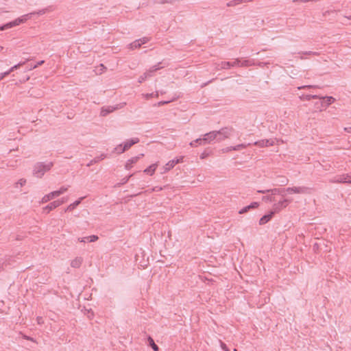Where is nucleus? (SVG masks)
<instances>
[{
	"instance_id": "0eeeda50",
	"label": "nucleus",
	"mask_w": 351,
	"mask_h": 351,
	"mask_svg": "<svg viewBox=\"0 0 351 351\" xmlns=\"http://www.w3.org/2000/svg\"><path fill=\"white\" fill-rule=\"evenodd\" d=\"M331 182L334 183L351 184V173L337 176L331 180Z\"/></svg>"
},
{
	"instance_id": "2eb2a0df",
	"label": "nucleus",
	"mask_w": 351,
	"mask_h": 351,
	"mask_svg": "<svg viewBox=\"0 0 351 351\" xmlns=\"http://www.w3.org/2000/svg\"><path fill=\"white\" fill-rule=\"evenodd\" d=\"M139 142V139L138 138H133L129 140H127L125 142L123 143V150H128L129 148H130L133 145H135Z\"/></svg>"
},
{
	"instance_id": "20e7f679",
	"label": "nucleus",
	"mask_w": 351,
	"mask_h": 351,
	"mask_svg": "<svg viewBox=\"0 0 351 351\" xmlns=\"http://www.w3.org/2000/svg\"><path fill=\"white\" fill-rule=\"evenodd\" d=\"M238 61H237V58L234 59L232 62H221L220 63H215V69L216 71L220 70H227L230 69L231 67L237 66Z\"/></svg>"
},
{
	"instance_id": "72a5a7b5",
	"label": "nucleus",
	"mask_w": 351,
	"mask_h": 351,
	"mask_svg": "<svg viewBox=\"0 0 351 351\" xmlns=\"http://www.w3.org/2000/svg\"><path fill=\"white\" fill-rule=\"evenodd\" d=\"M10 261L11 258H9L8 260H6L5 262L1 263H0V271L2 269H4V268L7 267L8 265H10Z\"/></svg>"
},
{
	"instance_id": "8fccbe9b",
	"label": "nucleus",
	"mask_w": 351,
	"mask_h": 351,
	"mask_svg": "<svg viewBox=\"0 0 351 351\" xmlns=\"http://www.w3.org/2000/svg\"><path fill=\"white\" fill-rule=\"evenodd\" d=\"M25 62H20L17 64L14 65L13 66H16V69H19L21 66L23 65Z\"/></svg>"
},
{
	"instance_id": "f8f14e48",
	"label": "nucleus",
	"mask_w": 351,
	"mask_h": 351,
	"mask_svg": "<svg viewBox=\"0 0 351 351\" xmlns=\"http://www.w3.org/2000/svg\"><path fill=\"white\" fill-rule=\"evenodd\" d=\"M319 99L322 100L321 105L323 108H325L329 106L335 101V99L331 96L319 97Z\"/></svg>"
},
{
	"instance_id": "4d7b16f0",
	"label": "nucleus",
	"mask_w": 351,
	"mask_h": 351,
	"mask_svg": "<svg viewBox=\"0 0 351 351\" xmlns=\"http://www.w3.org/2000/svg\"><path fill=\"white\" fill-rule=\"evenodd\" d=\"M44 63V60H40L36 64H38V66L43 64Z\"/></svg>"
},
{
	"instance_id": "c756f323",
	"label": "nucleus",
	"mask_w": 351,
	"mask_h": 351,
	"mask_svg": "<svg viewBox=\"0 0 351 351\" xmlns=\"http://www.w3.org/2000/svg\"><path fill=\"white\" fill-rule=\"evenodd\" d=\"M141 44L138 40H134L133 43L128 45V47L130 49H135L141 47Z\"/></svg>"
},
{
	"instance_id": "9d476101",
	"label": "nucleus",
	"mask_w": 351,
	"mask_h": 351,
	"mask_svg": "<svg viewBox=\"0 0 351 351\" xmlns=\"http://www.w3.org/2000/svg\"><path fill=\"white\" fill-rule=\"evenodd\" d=\"M183 161V156L180 157L179 158L173 159L169 161L164 167V172H167L173 168L176 165L182 162Z\"/></svg>"
},
{
	"instance_id": "f03ea898",
	"label": "nucleus",
	"mask_w": 351,
	"mask_h": 351,
	"mask_svg": "<svg viewBox=\"0 0 351 351\" xmlns=\"http://www.w3.org/2000/svg\"><path fill=\"white\" fill-rule=\"evenodd\" d=\"M33 15H35V12H30L27 14H24L12 21L7 23L5 25H1L0 30L3 31L5 29L12 28V27L17 26L21 23H23L26 22L27 20L30 19Z\"/></svg>"
},
{
	"instance_id": "49530a36",
	"label": "nucleus",
	"mask_w": 351,
	"mask_h": 351,
	"mask_svg": "<svg viewBox=\"0 0 351 351\" xmlns=\"http://www.w3.org/2000/svg\"><path fill=\"white\" fill-rule=\"evenodd\" d=\"M232 146L226 147L222 149V152L225 153V152H229L233 151V149H232Z\"/></svg>"
},
{
	"instance_id": "79ce46f5",
	"label": "nucleus",
	"mask_w": 351,
	"mask_h": 351,
	"mask_svg": "<svg viewBox=\"0 0 351 351\" xmlns=\"http://www.w3.org/2000/svg\"><path fill=\"white\" fill-rule=\"evenodd\" d=\"M47 12V9H42V10H40L37 12H35V15L37 14L38 16L40 15H43L46 13Z\"/></svg>"
},
{
	"instance_id": "4c0bfd02",
	"label": "nucleus",
	"mask_w": 351,
	"mask_h": 351,
	"mask_svg": "<svg viewBox=\"0 0 351 351\" xmlns=\"http://www.w3.org/2000/svg\"><path fill=\"white\" fill-rule=\"evenodd\" d=\"M263 200L265 202H272L274 201L273 195H271V193H269V195L263 197Z\"/></svg>"
},
{
	"instance_id": "13d9d810",
	"label": "nucleus",
	"mask_w": 351,
	"mask_h": 351,
	"mask_svg": "<svg viewBox=\"0 0 351 351\" xmlns=\"http://www.w3.org/2000/svg\"><path fill=\"white\" fill-rule=\"evenodd\" d=\"M206 154L205 153H202L200 156V158L203 159L206 157Z\"/></svg>"
},
{
	"instance_id": "37998d69",
	"label": "nucleus",
	"mask_w": 351,
	"mask_h": 351,
	"mask_svg": "<svg viewBox=\"0 0 351 351\" xmlns=\"http://www.w3.org/2000/svg\"><path fill=\"white\" fill-rule=\"evenodd\" d=\"M36 322H37V324L39 325H42L44 324V319H43V317H40V316L37 317Z\"/></svg>"
},
{
	"instance_id": "338daca9",
	"label": "nucleus",
	"mask_w": 351,
	"mask_h": 351,
	"mask_svg": "<svg viewBox=\"0 0 351 351\" xmlns=\"http://www.w3.org/2000/svg\"><path fill=\"white\" fill-rule=\"evenodd\" d=\"M234 351H238L237 349H234Z\"/></svg>"
},
{
	"instance_id": "1a4fd4ad",
	"label": "nucleus",
	"mask_w": 351,
	"mask_h": 351,
	"mask_svg": "<svg viewBox=\"0 0 351 351\" xmlns=\"http://www.w3.org/2000/svg\"><path fill=\"white\" fill-rule=\"evenodd\" d=\"M64 202V199H58L53 201V202H51L49 204L43 208V213H49L51 210L53 209H55L56 208L58 207L61 204H62Z\"/></svg>"
},
{
	"instance_id": "5fc2aeb1",
	"label": "nucleus",
	"mask_w": 351,
	"mask_h": 351,
	"mask_svg": "<svg viewBox=\"0 0 351 351\" xmlns=\"http://www.w3.org/2000/svg\"><path fill=\"white\" fill-rule=\"evenodd\" d=\"M24 338H25V339H27V340H30V341H34V339H33V338H32V337H27V336H24Z\"/></svg>"
},
{
	"instance_id": "69168bd1",
	"label": "nucleus",
	"mask_w": 351,
	"mask_h": 351,
	"mask_svg": "<svg viewBox=\"0 0 351 351\" xmlns=\"http://www.w3.org/2000/svg\"><path fill=\"white\" fill-rule=\"evenodd\" d=\"M211 82V81H209V82H208V84L209 82ZM205 85H207V83H205L202 86H205Z\"/></svg>"
},
{
	"instance_id": "a18cd8bd",
	"label": "nucleus",
	"mask_w": 351,
	"mask_h": 351,
	"mask_svg": "<svg viewBox=\"0 0 351 351\" xmlns=\"http://www.w3.org/2000/svg\"><path fill=\"white\" fill-rule=\"evenodd\" d=\"M288 183V180L286 178H283L282 180L280 181V184L281 186L286 185Z\"/></svg>"
},
{
	"instance_id": "6e6552de",
	"label": "nucleus",
	"mask_w": 351,
	"mask_h": 351,
	"mask_svg": "<svg viewBox=\"0 0 351 351\" xmlns=\"http://www.w3.org/2000/svg\"><path fill=\"white\" fill-rule=\"evenodd\" d=\"M258 193H271V195H280L282 197L286 195V189H273L269 190H259Z\"/></svg>"
},
{
	"instance_id": "f257e3e1",
	"label": "nucleus",
	"mask_w": 351,
	"mask_h": 351,
	"mask_svg": "<svg viewBox=\"0 0 351 351\" xmlns=\"http://www.w3.org/2000/svg\"><path fill=\"white\" fill-rule=\"evenodd\" d=\"M53 166V162L51 161L38 162L33 167L32 173L34 177L41 178Z\"/></svg>"
},
{
	"instance_id": "9b49d317",
	"label": "nucleus",
	"mask_w": 351,
	"mask_h": 351,
	"mask_svg": "<svg viewBox=\"0 0 351 351\" xmlns=\"http://www.w3.org/2000/svg\"><path fill=\"white\" fill-rule=\"evenodd\" d=\"M202 139L204 141V144L210 143L213 141H216L215 131H212L208 133H206V134H204V138Z\"/></svg>"
},
{
	"instance_id": "f3484780",
	"label": "nucleus",
	"mask_w": 351,
	"mask_h": 351,
	"mask_svg": "<svg viewBox=\"0 0 351 351\" xmlns=\"http://www.w3.org/2000/svg\"><path fill=\"white\" fill-rule=\"evenodd\" d=\"M57 193H56V191H52V192L44 195L41 199V203H47L49 201H50L51 199L58 197Z\"/></svg>"
},
{
	"instance_id": "6e6d98bb",
	"label": "nucleus",
	"mask_w": 351,
	"mask_h": 351,
	"mask_svg": "<svg viewBox=\"0 0 351 351\" xmlns=\"http://www.w3.org/2000/svg\"><path fill=\"white\" fill-rule=\"evenodd\" d=\"M268 221H262V220H260L259 221V224L260 225H263L265 223H266Z\"/></svg>"
},
{
	"instance_id": "a878e982",
	"label": "nucleus",
	"mask_w": 351,
	"mask_h": 351,
	"mask_svg": "<svg viewBox=\"0 0 351 351\" xmlns=\"http://www.w3.org/2000/svg\"><path fill=\"white\" fill-rule=\"evenodd\" d=\"M278 211L275 210L273 207L272 210L268 212L267 214L263 215L260 219H270L271 217L274 216V214Z\"/></svg>"
},
{
	"instance_id": "dca6fc26",
	"label": "nucleus",
	"mask_w": 351,
	"mask_h": 351,
	"mask_svg": "<svg viewBox=\"0 0 351 351\" xmlns=\"http://www.w3.org/2000/svg\"><path fill=\"white\" fill-rule=\"evenodd\" d=\"M258 206H259L258 202H254L251 203L250 205L246 206L243 207L242 209H241L239 211V213L243 214V213H247L252 209L256 208Z\"/></svg>"
},
{
	"instance_id": "39448f33",
	"label": "nucleus",
	"mask_w": 351,
	"mask_h": 351,
	"mask_svg": "<svg viewBox=\"0 0 351 351\" xmlns=\"http://www.w3.org/2000/svg\"><path fill=\"white\" fill-rule=\"evenodd\" d=\"M160 63H158L157 65H154L151 67L148 71L145 72L142 75H141L138 80V83H143L147 77H149L152 75L153 73L159 70L161 66H159Z\"/></svg>"
},
{
	"instance_id": "ddd939ff",
	"label": "nucleus",
	"mask_w": 351,
	"mask_h": 351,
	"mask_svg": "<svg viewBox=\"0 0 351 351\" xmlns=\"http://www.w3.org/2000/svg\"><path fill=\"white\" fill-rule=\"evenodd\" d=\"M254 144L261 147H269L274 144V140L263 139L258 141H256Z\"/></svg>"
},
{
	"instance_id": "7ed1b4c3",
	"label": "nucleus",
	"mask_w": 351,
	"mask_h": 351,
	"mask_svg": "<svg viewBox=\"0 0 351 351\" xmlns=\"http://www.w3.org/2000/svg\"><path fill=\"white\" fill-rule=\"evenodd\" d=\"M233 132V129L232 128H223L219 130L215 131L216 134V141L220 142L223 141L228 138H229Z\"/></svg>"
},
{
	"instance_id": "e433bc0d",
	"label": "nucleus",
	"mask_w": 351,
	"mask_h": 351,
	"mask_svg": "<svg viewBox=\"0 0 351 351\" xmlns=\"http://www.w3.org/2000/svg\"><path fill=\"white\" fill-rule=\"evenodd\" d=\"M303 97L307 101H310L311 99H317L319 97V96L317 95H304Z\"/></svg>"
},
{
	"instance_id": "680f3d73",
	"label": "nucleus",
	"mask_w": 351,
	"mask_h": 351,
	"mask_svg": "<svg viewBox=\"0 0 351 351\" xmlns=\"http://www.w3.org/2000/svg\"><path fill=\"white\" fill-rule=\"evenodd\" d=\"M143 156H144V154H139L138 156H140V158H142Z\"/></svg>"
},
{
	"instance_id": "bb28decb",
	"label": "nucleus",
	"mask_w": 351,
	"mask_h": 351,
	"mask_svg": "<svg viewBox=\"0 0 351 351\" xmlns=\"http://www.w3.org/2000/svg\"><path fill=\"white\" fill-rule=\"evenodd\" d=\"M204 145L203 139L201 138H197L195 141H191L189 145L191 147H197V145Z\"/></svg>"
},
{
	"instance_id": "4be33fe9",
	"label": "nucleus",
	"mask_w": 351,
	"mask_h": 351,
	"mask_svg": "<svg viewBox=\"0 0 351 351\" xmlns=\"http://www.w3.org/2000/svg\"><path fill=\"white\" fill-rule=\"evenodd\" d=\"M253 0H232V1H229L228 3H227V6L228 7H233V6L239 5L242 3L251 2Z\"/></svg>"
},
{
	"instance_id": "423d86ee",
	"label": "nucleus",
	"mask_w": 351,
	"mask_h": 351,
	"mask_svg": "<svg viewBox=\"0 0 351 351\" xmlns=\"http://www.w3.org/2000/svg\"><path fill=\"white\" fill-rule=\"evenodd\" d=\"M309 189L306 186H293L286 189V193L288 194L298 193L304 194L308 193Z\"/></svg>"
},
{
	"instance_id": "c9c22d12",
	"label": "nucleus",
	"mask_w": 351,
	"mask_h": 351,
	"mask_svg": "<svg viewBox=\"0 0 351 351\" xmlns=\"http://www.w3.org/2000/svg\"><path fill=\"white\" fill-rule=\"evenodd\" d=\"M67 190H68V187L63 186L60 187V189L56 191V192L58 193H57L58 195L60 196V195L65 193Z\"/></svg>"
},
{
	"instance_id": "052dcab7",
	"label": "nucleus",
	"mask_w": 351,
	"mask_h": 351,
	"mask_svg": "<svg viewBox=\"0 0 351 351\" xmlns=\"http://www.w3.org/2000/svg\"><path fill=\"white\" fill-rule=\"evenodd\" d=\"M95 163L94 162H92V160L87 165V166H90L92 164Z\"/></svg>"
},
{
	"instance_id": "c85d7f7f",
	"label": "nucleus",
	"mask_w": 351,
	"mask_h": 351,
	"mask_svg": "<svg viewBox=\"0 0 351 351\" xmlns=\"http://www.w3.org/2000/svg\"><path fill=\"white\" fill-rule=\"evenodd\" d=\"M16 69V66H12L9 70L5 72L0 73V81L3 79L5 76L8 75L11 72Z\"/></svg>"
},
{
	"instance_id": "c03bdc74",
	"label": "nucleus",
	"mask_w": 351,
	"mask_h": 351,
	"mask_svg": "<svg viewBox=\"0 0 351 351\" xmlns=\"http://www.w3.org/2000/svg\"><path fill=\"white\" fill-rule=\"evenodd\" d=\"M221 347L224 351H230V350L228 348L227 346L221 341Z\"/></svg>"
},
{
	"instance_id": "bf43d9fd",
	"label": "nucleus",
	"mask_w": 351,
	"mask_h": 351,
	"mask_svg": "<svg viewBox=\"0 0 351 351\" xmlns=\"http://www.w3.org/2000/svg\"><path fill=\"white\" fill-rule=\"evenodd\" d=\"M301 2L302 3H306V2H308V1H312V0H300Z\"/></svg>"
},
{
	"instance_id": "864d4df0",
	"label": "nucleus",
	"mask_w": 351,
	"mask_h": 351,
	"mask_svg": "<svg viewBox=\"0 0 351 351\" xmlns=\"http://www.w3.org/2000/svg\"><path fill=\"white\" fill-rule=\"evenodd\" d=\"M311 87H316L315 86H300V87H298V89H302V88H311Z\"/></svg>"
},
{
	"instance_id": "473e14b6",
	"label": "nucleus",
	"mask_w": 351,
	"mask_h": 351,
	"mask_svg": "<svg viewBox=\"0 0 351 351\" xmlns=\"http://www.w3.org/2000/svg\"><path fill=\"white\" fill-rule=\"evenodd\" d=\"M148 341H149V345L152 348V349L154 351H158V350H159L158 346L154 343V339L151 337H148Z\"/></svg>"
},
{
	"instance_id": "58836bf2",
	"label": "nucleus",
	"mask_w": 351,
	"mask_h": 351,
	"mask_svg": "<svg viewBox=\"0 0 351 351\" xmlns=\"http://www.w3.org/2000/svg\"><path fill=\"white\" fill-rule=\"evenodd\" d=\"M106 69V67L104 66V64H101L99 66L96 70L97 74H101Z\"/></svg>"
},
{
	"instance_id": "412c9836",
	"label": "nucleus",
	"mask_w": 351,
	"mask_h": 351,
	"mask_svg": "<svg viewBox=\"0 0 351 351\" xmlns=\"http://www.w3.org/2000/svg\"><path fill=\"white\" fill-rule=\"evenodd\" d=\"M83 259L81 257H76L71 262V266L73 268H79L82 263Z\"/></svg>"
},
{
	"instance_id": "a19ab883",
	"label": "nucleus",
	"mask_w": 351,
	"mask_h": 351,
	"mask_svg": "<svg viewBox=\"0 0 351 351\" xmlns=\"http://www.w3.org/2000/svg\"><path fill=\"white\" fill-rule=\"evenodd\" d=\"M137 40L140 43L141 45L147 43L149 40V38H147V37H143L142 38H139V39H137Z\"/></svg>"
},
{
	"instance_id": "aec40b11",
	"label": "nucleus",
	"mask_w": 351,
	"mask_h": 351,
	"mask_svg": "<svg viewBox=\"0 0 351 351\" xmlns=\"http://www.w3.org/2000/svg\"><path fill=\"white\" fill-rule=\"evenodd\" d=\"M139 159L140 156H134L128 160L125 166V169H130L132 167L133 165L136 163Z\"/></svg>"
},
{
	"instance_id": "393cba45",
	"label": "nucleus",
	"mask_w": 351,
	"mask_h": 351,
	"mask_svg": "<svg viewBox=\"0 0 351 351\" xmlns=\"http://www.w3.org/2000/svg\"><path fill=\"white\" fill-rule=\"evenodd\" d=\"M84 197H80L79 199L75 201L73 203L71 204L66 208V210L67 211H71V210H73L74 208H75L82 202V200L84 199Z\"/></svg>"
},
{
	"instance_id": "5701e85b",
	"label": "nucleus",
	"mask_w": 351,
	"mask_h": 351,
	"mask_svg": "<svg viewBox=\"0 0 351 351\" xmlns=\"http://www.w3.org/2000/svg\"><path fill=\"white\" fill-rule=\"evenodd\" d=\"M98 239V237L96 235L88 236L87 237H83L82 239H79V241L80 242H95Z\"/></svg>"
},
{
	"instance_id": "b1692460",
	"label": "nucleus",
	"mask_w": 351,
	"mask_h": 351,
	"mask_svg": "<svg viewBox=\"0 0 351 351\" xmlns=\"http://www.w3.org/2000/svg\"><path fill=\"white\" fill-rule=\"evenodd\" d=\"M157 167H158L157 163L152 164L149 167H148L147 169H145L144 170V172L152 176L154 173Z\"/></svg>"
},
{
	"instance_id": "a211bd4d",
	"label": "nucleus",
	"mask_w": 351,
	"mask_h": 351,
	"mask_svg": "<svg viewBox=\"0 0 351 351\" xmlns=\"http://www.w3.org/2000/svg\"><path fill=\"white\" fill-rule=\"evenodd\" d=\"M237 61H238L237 66L240 67H247L254 64V63L250 60H241L239 58H237Z\"/></svg>"
},
{
	"instance_id": "603ef678",
	"label": "nucleus",
	"mask_w": 351,
	"mask_h": 351,
	"mask_svg": "<svg viewBox=\"0 0 351 351\" xmlns=\"http://www.w3.org/2000/svg\"><path fill=\"white\" fill-rule=\"evenodd\" d=\"M37 67H38V64H34V65L30 66V67L28 68L27 70L28 71H31V70L34 69H36Z\"/></svg>"
},
{
	"instance_id": "4468645a",
	"label": "nucleus",
	"mask_w": 351,
	"mask_h": 351,
	"mask_svg": "<svg viewBox=\"0 0 351 351\" xmlns=\"http://www.w3.org/2000/svg\"><path fill=\"white\" fill-rule=\"evenodd\" d=\"M291 202V200L288 199H282L280 200L277 204L274 205V208L278 212L283 208L287 206V205Z\"/></svg>"
},
{
	"instance_id": "3c124183",
	"label": "nucleus",
	"mask_w": 351,
	"mask_h": 351,
	"mask_svg": "<svg viewBox=\"0 0 351 351\" xmlns=\"http://www.w3.org/2000/svg\"><path fill=\"white\" fill-rule=\"evenodd\" d=\"M169 102V101H161L160 102H158V106H162V105H164V104H168Z\"/></svg>"
},
{
	"instance_id": "e2e57ef3",
	"label": "nucleus",
	"mask_w": 351,
	"mask_h": 351,
	"mask_svg": "<svg viewBox=\"0 0 351 351\" xmlns=\"http://www.w3.org/2000/svg\"><path fill=\"white\" fill-rule=\"evenodd\" d=\"M3 49V47L2 46H0V52Z\"/></svg>"
},
{
	"instance_id": "6ab92c4d",
	"label": "nucleus",
	"mask_w": 351,
	"mask_h": 351,
	"mask_svg": "<svg viewBox=\"0 0 351 351\" xmlns=\"http://www.w3.org/2000/svg\"><path fill=\"white\" fill-rule=\"evenodd\" d=\"M116 109H117V107H114V106L103 107L101 108V110L100 115L102 116V117H105L107 114H108L109 113L112 112Z\"/></svg>"
},
{
	"instance_id": "09e8293b",
	"label": "nucleus",
	"mask_w": 351,
	"mask_h": 351,
	"mask_svg": "<svg viewBox=\"0 0 351 351\" xmlns=\"http://www.w3.org/2000/svg\"><path fill=\"white\" fill-rule=\"evenodd\" d=\"M316 53L315 52H313V51H305V52H302V53H300V54H304V55H310V54H315Z\"/></svg>"
},
{
	"instance_id": "ea45409f",
	"label": "nucleus",
	"mask_w": 351,
	"mask_h": 351,
	"mask_svg": "<svg viewBox=\"0 0 351 351\" xmlns=\"http://www.w3.org/2000/svg\"><path fill=\"white\" fill-rule=\"evenodd\" d=\"M26 183V180L24 179V178H21L16 183V187H18L19 186H23Z\"/></svg>"
},
{
	"instance_id": "0e129e2a",
	"label": "nucleus",
	"mask_w": 351,
	"mask_h": 351,
	"mask_svg": "<svg viewBox=\"0 0 351 351\" xmlns=\"http://www.w3.org/2000/svg\"><path fill=\"white\" fill-rule=\"evenodd\" d=\"M345 18H347V19H350V20H351V16H345Z\"/></svg>"
},
{
	"instance_id": "cd10ccee",
	"label": "nucleus",
	"mask_w": 351,
	"mask_h": 351,
	"mask_svg": "<svg viewBox=\"0 0 351 351\" xmlns=\"http://www.w3.org/2000/svg\"><path fill=\"white\" fill-rule=\"evenodd\" d=\"M250 145V143H247V144L241 143V144L237 145L235 146H232V149H233V151H239L242 149L247 147Z\"/></svg>"
},
{
	"instance_id": "de8ad7c7",
	"label": "nucleus",
	"mask_w": 351,
	"mask_h": 351,
	"mask_svg": "<svg viewBox=\"0 0 351 351\" xmlns=\"http://www.w3.org/2000/svg\"><path fill=\"white\" fill-rule=\"evenodd\" d=\"M132 176V175H130L128 177H125L124 178L123 180H122V182L121 184H124V183H126L128 180H129V178H130Z\"/></svg>"
},
{
	"instance_id": "f704fd0d",
	"label": "nucleus",
	"mask_w": 351,
	"mask_h": 351,
	"mask_svg": "<svg viewBox=\"0 0 351 351\" xmlns=\"http://www.w3.org/2000/svg\"><path fill=\"white\" fill-rule=\"evenodd\" d=\"M106 157V155L104 154H102L99 156L95 157L94 159H93L92 162L97 163V162H99L100 160H104Z\"/></svg>"
},
{
	"instance_id": "7c9ffc66",
	"label": "nucleus",
	"mask_w": 351,
	"mask_h": 351,
	"mask_svg": "<svg viewBox=\"0 0 351 351\" xmlns=\"http://www.w3.org/2000/svg\"><path fill=\"white\" fill-rule=\"evenodd\" d=\"M123 143H121L114 148L113 152L117 153V154H122L125 151V150H123Z\"/></svg>"
},
{
	"instance_id": "2f4dec72",
	"label": "nucleus",
	"mask_w": 351,
	"mask_h": 351,
	"mask_svg": "<svg viewBox=\"0 0 351 351\" xmlns=\"http://www.w3.org/2000/svg\"><path fill=\"white\" fill-rule=\"evenodd\" d=\"M158 95H159V91H156L155 93H152L143 94V97L146 99H149L150 98L154 97H158Z\"/></svg>"
}]
</instances>
